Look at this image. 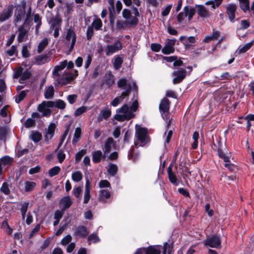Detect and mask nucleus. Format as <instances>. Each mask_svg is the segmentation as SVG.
<instances>
[{"instance_id":"3","label":"nucleus","mask_w":254,"mask_h":254,"mask_svg":"<svg viewBox=\"0 0 254 254\" xmlns=\"http://www.w3.org/2000/svg\"><path fill=\"white\" fill-rule=\"evenodd\" d=\"M134 144L136 146H143L149 141L147 129L141 126L136 125Z\"/></svg>"},{"instance_id":"23","label":"nucleus","mask_w":254,"mask_h":254,"mask_svg":"<svg viewBox=\"0 0 254 254\" xmlns=\"http://www.w3.org/2000/svg\"><path fill=\"white\" fill-rule=\"evenodd\" d=\"M167 173L170 182L176 186H178L179 185V182L176 175L172 171V169L170 167L168 168Z\"/></svg>"},{"instance_id":"41","label":"nucleus","mask_w":254,"mask_h":254,"mask_svg":"<svg viewBox=\"0 0 254 254\" xmlns=\"http://www.w3.org/2000/svg\"><path fill=\"white\" fill-rule=\"evenodd\" d=\"M123 63V59L120 56L115 57L114 61L113 62V66L115 69H119Z\"/></svg>"},{"instance_id":"29","label":"nucleus","mask_w":254,"mask_h":254,"mask_svg":"<svg viewBox=\"0 0 254 254\" xmlns=\"http://www.w3.org/2000/svg\"><path fill=\"white\" fill-rule=\"evenodd\" d=\"M24 190L26 192L32 191L36 186V184L34 182L26 181L24 182Z\"/></svg>"},{"instance_id":"52","label":"nucleus","mask_w":254,"mask_h":254,"mask_svg":"<svg viewBox=\"0 0 254 254\" xmlns=\"http://www.w3.org/2000/svg\"><path fill=\"white\" fill-rule=\"evenodd\" d=\"M66 106L65 103L60 99L57 100L56 102H54V106L57 107L60 109H64L65 108Z\"/></svg>"},{"instance_id":"25","label":"nucleus","mask_w":254,"mask_h":254,"mask_svg":"<svg viewBox=\"0 0 254 254\" xmlns=\"http://www.w3.org/2000/svg\"><path fill=\"white\" fill-rule=\"evenodd\" d=\"M104 83L109 87L112 86L115 83L114 76L111 71H108L105 74Z\"/></svg>"},{"instance_id":"40","label":"nucleus","mask_w":254,"mask_h":254,"mask_svg":"<svg viewBox=\"0 0 254 254\" xmlns=\"http://www.w3.org/2000/svg\"><path fill=\"white\" fill-rule=\"evenodd\" d=\"M72 180L75 182H78L82 179V174L81 172L77 171L71 174Z\"/></svg>"},{"instance_id":"55","label":"nucleus","mask_w":254,"mask_h":254,"mask_svg":"<svg viewBox=\"0 0 254 254\" xmlns=\"http://www.w3.org/2000/svg\"><path fill=\"white\" fill-rule=\"evenodd\" d=\"M65 154L64 151L62 149L60 150L57 153V158L59 162L61 163H62L65 158Z\"/></svg>"},{"instance_id":"17","label":"nucleus","mask_w":254,"mask_h":254,"mask_svg":"<svg viewBox=\"0 0 254 254\" xmlns=\"http://www.w3.org/2000/svg\"><path fill=\"white\" fill-rule=\"evenodd\" d=\"M115 145L114 140L112 137H108L105 141L102 150L105 155H107L111 151L112 147Z\"/></svg>"},{"instance_id":"21","label":"nucleus","mask_w":254,"mask_h":254,"mask_svg":"<svg viewBox=\"0 0 254 254\" xmlns=\"http://www.w3.org/2000/svg\"><path fill=\"white\" fill-rule=\"evenodd\" d=\"M197 12L199 16L203 18H207L210 16V12L203 5H197Z\"/></svg>"},{"instance_id":"26","label":"nucleus","mask_w":254,"mask_h":254,"mask_svg":"<svg viewBox=\"0 0 254 254\" xmlns=\"http://www.w3.org/2000/svg\"><path fill=\"white\" fill-rule=\"evenodd\" d=\"M56 126L54 123H51L46 132L45 137L46 139H51L54 135Z\"/></svg>"},{"instance_id":"61","label":"nucleus","mask_w":254,"mask_h":254,"mask_svg":"<svg viewBox=\"0 0 254 254\" xmlns=\"http://www.w3.org/2000/svg\"><path fill=\"white\" fill-rule=\"evenodd\" d=\"M23 72V68L22 67H20L18 68L13 74V78H18L20 77Z\"/></svg>"},{"instance_id":"31","label":"nucleus","mask_w":254,"mask_h":254,"mask_svg":"<svg viewBox=\"0 0 254 254\" xmlns=\"http://www.w3.org/2000/svg\"><path fill=\"white\" fill-rule=\"evenodd\" d=\"M81 130L80 127L75 128L73 137L72 138V144L75 145L80 138Z\"/></svg>"},{"instance_id":"63","label":"nucleus","mask_w":254,"mask_h":254,"mask_svg":"<svg viewBox=\"0 0 254 254\" xmlns=\"http://www.w3.org/2000/svg\"><path fill=\"white\" fill-rule=\"evenodd\" d=\"M35 123V121L32 118H28L26 120L24 123L26 127L29 128L33 126Z\"/></svg>"},{"instance_id":"14","label":"nucleus","mask_w":254,"mask_h":254,"mask_svg":"<svg viewBox=\"0 0 254 254\" xmlns=\"http://www.w3.org/2000/svg\"><path fill=\"white\" fill-rule=\"evenodd\" d=\"M24 23L20 26L18 28V34L17 35V40L18 42L21 43L26 41L28 38V33L29 30V28H26Z\"/></svg>"},{"instance_id":"35","label":"nucleus","mask_w":254,"mask_h":254,"mask_svg":"<svg viewBox=\"0 0 254 254\" xmlns=\"http://www.w3.org/2000/svg\"><path fill=\"white\" fill-rule=\"evenodd\" d=\"M254 43V39L251 42L246 43L242 47L240 46L238 48L239 53L240 54L245 53L251 48Z\"/></svg>"},{"instance_id":"27","label":"nucleus","mask_w":254,"mask_h":254,"mask_svg":"<svg viewBox=\"0 0 254 254\" xmlns=\"http://www.w3.org/2000/svg\"><path fill=\"white\" fill-rule=\"evenodd\" d=\"M184 11L185 13V16H188L189 21L191 20L193 16L195 13V10L194 8L189 7L188 6H185L184 8Z\"/></svg>"},{"instance_id":"47","label":"nucleus","mask_w":254,"mask_h":254,"mask_svg":"<svg viewBox=\"0 0 254 254\" xmlns=\"http://www.w3.org/2000/svg\"><path fill=\"white\" fill-rule=\"evenodd\" d=\"M99 186L102 189L111 190L110 183L107 180H101L99 182Z\"/></svg>"},{"instance_id":"56","label":"nucleus","mask_w":254,"mask_h":254,"mask_svg":"<svg viewBox=\"0 0 254 254\" xmlns=\"http://www.w3.org/2000/svg\"><path fill=\"white\" fill-rule=\"evenodd\" d=\"M82 191L81 188L80 187H74L72 190V194L77 198H79L80 196V194Z\"/></svg>"},{"instance_id":"30","label":"nucleus","mask_w":254,"mask_h":254,"mask_svg":"<svg viewBox=\"0 0 254 254\" xmlns=\"http://www.w3.org/2000/svg\"><path fill=\"white\" fill-rule=\"evenodd\" d=\"M54 94V89L53 86L46 87L44 92V97L46 99H50L53 98Z\"/></svg>"},{"instance_id":"59","label":"nucleus","mask_w":254,"mask_h":254,"mask_svg":"<svg viewBox=\"0 0 254 254\" xmlns=\"http://www.w3.org/2000/svg\"><path fill=\"white\" fill-rule=\"evenodd\" d=\"M172 7V4H168L164 8L162 9L161 15L163 16H167L169 14Z\"/></svg>"},{"instance_id":"60","label":"nucleus","mask_w":254,"mask_h":254,"mask_svg":"<svg viewBox=\"0 0 254 254\" xmlns=\"http://www.w3.org/2000/svg\"><path fill=\"white\" fill-rule=\"evenodd\" d=\"M71 236L69 234H68L62 239L61 243L62 245L65 246L68 244L71 241Z\"/></svg>"},{"instance_id":"62","label":"nucleus","mask_w":254,"mask_h":254,"mask_svg":"<svg viewBox=\"0 0 254 254\" xmlns=\"http://www.w3.org/2000/svg\"><path fill=\"white\" fill-rule=\"evenodd\" d=\"M64 211L63 210H57L55 211L54 213V218L56 220H60L61 218L63 217L64 214Z\"/></svg>"},{"instance_id":"53","label":"nucleus","mask_w":254,"mask_h":254,"mask_svg":"<svg viewBox=\"0 0 254 254\" xmlns=\"http://www.w3.org/2000/svg\"><path fill=\"white\" fill-rule=\"evenodd\" d=\"M88 110V108L86 106H82L77 108L75 112L74 116L76 117L79 116L83 113L86 112Z\"/></svg>"},{"instance_id":"7","label":"nucleus","mask_w":254,"mask_h":254,"mask_svg":"<svg viewBox=\"0 0 254 254\" xmlns=\"http://www.w3.org/2000/svg\"><path fill=\"white\" fill-rule=\"evenodd\" d=\"M204 246L215 249H220L221 248V242L219 237L213 235L208 237L203 241Z\"/></svg>"},{"instance_id":"6","label":"nucleus","mask_w":254,"mask_h":254,"mask_svg":"<svg viewBox=\"0 0 254 254\" xmlns=\"http://www.w3.org/2000/svg\"><path fill=\"white\" fill-rule=\"evenodd\" d=\"M54 102L44 101L38 106L37 110L42 113V116L49 117L51 114V111L50 108L54 107Z\"/></svg>"},{"instance_id":"49","label":"nucleus","mask_w":254,"mask_h":254,"mask_svg":"<svg viewBox=\"0 0 254 254\" xmlns=\"http://www.w3.org/2000/svg\"><path fill=\"white\" fill-rule=\"evenodd\" d=\"M42 135L41 133L38 132H33L30 136L31 140L35 142H38L41 139Z\"/></svg>"},{"instance_id":"34","label":"nucleus","mask_w":254,"mask_h":254,"mask_svg":"<svg viewBox=\"0 0 254 254\" xmlns=\"http://www.w3.org/2000/svg\"><path fill=\"white\" fill-rule=\"evenodd\" d=\"M12 160V158L8 156H5L0 159V164H1L3 167L9 166L11 164Z\"/></svg>"},{"instance_id":"57","label":"nucleus","mask_w":254,"mask_h":254,"mask_svg":"<svg viewBox=\"0 0 254 254\" xmlns=\"http://www.w3.org/2000/svg\"><path fill=\"white\" fill-rule=\"evenodd\" d=\"M27 91H26L25 90L21 91L18 96L16 97L15 98V102L17 103L21 102L26 96Z\"/></svg>"},{"instance_id":"45","label":"nucleus","mask_w":254,"mask_h":254,"mask_svg":"<svg viewBox=\"0 0 254 254\" xmlns=\"http://www.w3.org/2000/svg\"><path fill=\"white\" fill-rule=\"evenodd\" d=\"M118 170V167L116 165L111 164L108 165L107 171L108 173L111 176H115Z\"/></svg>"},{"instance_id":"9","label":"nucleus","mask_w":254,"mask_h":254,"mask_svg":"<svg viewBox=\"0 0 254 254\" xmlns=\"http://www.w3.org/2000/svg\"><path fill=\"white\" fill-rule=\"evenodd\" d=\"M123 17L126 20L127 24L129 26L136 25L138 22V19L135 16L131 14L130 11L128 9H124L122 12Z\"/></svg>"},{"instance_id":"64","label":"nucleus","mask_w":254,"mask_h":254,"mask_svg":"<svg viewBox=\"0 0 254 254\" xmlns=\"http://www.w3.org/2000/svg\"><path fill=\"white\" fill-rule=\"evenodd\" d=\"M161 45L157 43H152L151 45V49L153 51L158 52L161 49Z\"/></svg>"},{"instance_id":"51","label":"nucleus","mask_w":254,"mask_h":254,"mask_svg":"<svg viewBox=\"0 0 254 254\" xmlns=\"http://www.w3.org/2000/svg\"><path fill=\"white\" fill-rule=\"evenodd\" d=\"M123 1L127 6H130L132 3H133L137 6L140 5V1L139 0H123Z\"/></svg>"},{"instance_id":"39","label":"nucleus","mask_w":254,"mask_h":254,"mask_svg":"<svg viewBox=\"0 0 254 254\" xmlns=\"http://www.w3.org/2000/svg\"><path fill=\"white\" fill-rule=\"evenodd\" d=\"M31 75V72L28 70H26L23 72L21 77L19 78V82L20 83H24L26 80L30 78Z\"/></svg>"},{"instance_id":"33","label":"nucleus","mask_w":254,"mask_h":254,"mask_svg":"<svg viewBox=\"0 0 254 254\" xmlns=\"http://www.w3.org/2000/svg\"><path fill=\"white\" fill-rule=\"evenodd\" d=\"M102 25L101 20L99 18L96 17L94 19L91 26L97 31L100 29L102 27Z\"/></svg>"},{"instance_id":"10","label":"nucleus","mask_w":254,"mask_h":254,"mask_svg":"<svg viewBox=\"0 0 254 254\" xmlns=\"http://www.w3.org/2000/svg\"><path fill=\"white\" fill-rule=\"evenodd\" d=\"M170 103L168 99L163 98L160 102L159 105V110L161 115L164 120L168 119V113L169 110Z\"/></svg>"},{"instance_id":"15","label":"nucleus","mask_w":254,"mask_h":254,"mask_svg":"<svg viewBox=\"0 0 254 254\" xmlns=\"http://www.w3.org/2000/svg\"><path fill=\"white\" fill-rule=\"evenodd\" d=\"M25 15V5L17 6L14 13V22L15 25L24 18Z\"/></svg>"},{"instance_id":"43","label":"nucleus","mask_w":254,"mask_h":254,"mask_svg":"<svg viewBox=\"0 0 254 254\" xmlns=\"http://www.w3.org/2000/svg\"><path fill=\"white\" fill-rule=\"evenodd\" d=\"M186 37L185 36H181L180 38V41L182 42L184 44L186 45V46H189L188 41L190 43H194L195 42V37L193 36H190L188 37L186 41H184V39H186Z\"/></svg>"},{"instance_id":"46","label":"nucleus","mask_w":254,"mask_h":254,"mask_svg":"<svg viewBox=\"0 0 254 254\" xmlns=\"http://www.w3.org/2000/svg\"><path fill=\"white\" fill-rule=\"evenodd\" d=\"M86 153L85 149H81L76 153L75 155V161L78 163L81 159L82 157Z\"/></svg>"},{"instance_id":"32","label":"nucleus","mask_w":254,"mask_h":254,"mask_svg":"<svg viewBox=\"0 0 254 254\" xmlns=\"http://www.w3.org/2000/svg\"><path fill=\"white\" fill-rule=\"evenodd\" d=\"M49 43V39L47 38H44L38 44L37 52L41 53L46 47Z\"/></svg>"},{"instance_id":"54","label":"nucleus","mask_w":254,"mask_h":254,"mask_svg":"<svg viewBox=\"0 0 254 254\" xmlns=\"http://www.w3.org/2000/svg\"><path fill=\"white\" fill-rule=\"evenodd\" d=\"M100 241V239L98 236L95 234H90L88 238V241L89 243H97Z\"/></svg>"},{"instance_id":"28","label":"nucleus","mask_w":254,"mask_h":254,"mask_svg":"<svg viewBox=\"0 0 254 254\" xmlns=\"http://www.w3.org/2000/svg\"><path fill=\"white\" fill-rule=\"evenodd\" d=\"M111 190L108 189H102L99 191V198L102 201L105 200V199L109 198L110 197Z\"/></svg>"},{"instance_id":"37","label":"nucleus","mask_w":254,"mask_h":254,"mask_svg":"<svg viewBox=\"0 0 254 254\" xmlns=\"http://www.w3.org/2000/svg\"><path fill=\"white\" fill-rule=\"evenodd\" d=\"M127 95L126 93H122V95L120 96L116 97L113 101L111 103V105L113 107L117 106Z\"/></svg>"},{"instance_id":"36","label":"nucleus","mask_w":254,"mask_h":254,"mask_svg":"<svg viewBox=\"0 0 254 254\" xmlns=\"http://www.w3.org/2000/svg\"><path fill=\"white\" fill-rule=\"evenodd\" d=\"M222 1L223 0H211L206 1L205 4L206 5H210L211 9H215L221 4Z\"/></svg>"},{"instance_id":"24","label":"nucleus","mask_w":254,"mask_h":254,"mask_svg":"<svg viewBox=\"0 0 254 254\" xmlns=\"http://www.w3.org/2000/svg\"><path fill=\"white\" fill-rule=\"evenodd\" d=\"M105 158V155H103L101 151L97 150L92 152V161L94 163H98L101 161L102 159Z\"/></svg>"},{"instance_id":"22","label":"nucleus","mask_w":254,"mask_h":254,"mask_svg":"<svg viewBox=\"0 0 254 254\" xmlns=\"http://www.w3.org/2000/svg\"><path fill=\"white\" fill-rule=\"evenodd\" d=\"M74 234L77 237H85L88 234V232L84 226H79L76 228Z\"/></svg>"},{"instance_id":"19","label":"nucleus","mask_w":254,"mask_h":254,"mask_svg":"<svg viewBox=\"0 0 254 254\" xmlns=\"http://www.w3.org/2000/svg\"><path fill=\"white\" fill-rule=\"evenodd\" d=\"M72 204L71 200L69 196L63 197L60 202V207L62 210L64 211L66 209L69 208Z\"/></svg>"},{"instance_id":"50","label":"nucleus","mask_w":254,"mask_h":254,"mask_svg":"<svg viewBox=\"0 0 254 254\" xmlns=\"http://www.w3.org/2000/svg\"><path fill=\"white\" fill-rule=\"evenodd\" d=\"M173 246L172 244L165 243L164 244L163 254H172V249Z\"/></svg>"},{"instance_id":"42","label":"nucleus","mask_w":254,"mask_h":254,"mask_svg":"<svg viewBox=\"0 0 254 254\" xmlns=\"http://www.w3.org/2000/svg\"><path fill=\"white\" fill-rule=\"evenodd\" d=\"M239 1L241 8L244 12L250 10L249 0H239Z\"/></svg>"},{"instance_id":"20","label":"nucleus","mask_w":254,"mask_h":254,"mask_svg":"<svg viewBox=\"0 0 254 254\" xmlns=\"http://www.w3.org/2000/svg\"><path fill=\"white\" fill-rule=\"evenodd\" d=\"M61 23L62 20L58 15L51 18L49 22L50 32L52 31V28L61 27Z\"/></svg>"},{"instance_id":"1","label":"nucleus","mask_w":254,"mask_h":254,"mask_svg":"<svg viewBox=\"0 0 254 254\" xmlns=\"http://www.w3.org/2000/svg\"><path fill=\"white\" fill-rule=\"evenodd\" d=\"M67 64V60H64L56 65L52 71V76L55 81L59 85H64L69 83L78 75V71L75 70L74 73L65 70L62 76L60 75V72L63 70Z\"/></svg>"},{"instance_id":"11","label":"nucleus","mask_w":254,"mask_h":254,"mask_svg":"<svg viewBox=\"0 0 254 254\" xmlns=\"http://www.w3.org/2000/svg\"><path fill=\"white\" fill-rule=\"evenodd\" d=\"M161 251L156 246H149L147 248L138 249L134 254H160Z\"/></svg>"},{"instance_id":"2","label":"nucleus","mask_w":254,"mask_h":254,"mask_svg":"<svg viewBox=\"0 0 254 254\" xmlns=\"http://www.w3.org/2000/svg\"><path fill=\"white\" fill-rule=\"evenodd\" d=\"M137 108V100H135L130 106L127 104H125L122 107L117 110V114L114 116V118L118 121L129 120L134 117L133 112L136 111Z\"/></svg>"},{"instance_id":"4","label":"nucleus","mask_w":254,"mask_h":254,"mask_svg":"<svg viewBox=\"0 0 254 254\" xmlns=\"http://www.w3.org/2000/svg\"><path fill=\"white\" fill-rule=\"evenodd\" d=\"M117 84L118 87L125 89L123 93H126L127 96L129 95L132 89H136V88L135 83L130 79L121 78L118 80Z\"/></svg>"},{"instance_id":"58","label":"nucleus","mask_w":254,"mask_h":254,"mask_svg":"<svg viewBox=\"0 0 254 254\" xmlns=\"http://www.w3.org/2000/svg\"><path fill=\"white\" fill-rule=\"evenodd\" d=\"M128 25L126 21L123 20H118L116 24L117 28L118 29H123L126 28Z\"/></svg>"},{"instance_id":"16","label":"nucleus","mask_w":254,"mask_h":254,"mask_svg":"<svg viewBox=\"0 0 254 254\" xmlns=\"http://www.w3.org/2000/svg\"><path fill=\"white\" fill-rule=\"evenodd\" d=\"M172 75L175 76L173 78L174 84L181 82L186 76V71L184 68H180L177 71H174Z\"/></svg>"},{"instance_id":"5","label":"nucleus","mask_w":254,"mask_h":254,"mask_svg":"<svg viewBox=\"0 0 254 254\" xmlns=\"http://www.w3.org/2000/svg\"><path fill=\"white\" fill-rule=\"evenodd\" d=\"M64 41L65 46L68 48L69 52H71L76 41V34L72 29L70 28L67 29Z\"/></svg>"},{"instance_id":"13","label":"nucleus","mask_w":254,"mask_h":254,"mask_svg":"<svg viewBox=\"0 0 254 254\" xmlns=\"http://www.w3.org/2000/svg\"><path fill=\"white\" fill-rule=\"evenodd\" d=\"M13 8L14 6L10 4L0 12V23L5 21L12 16Z\"/></svg>"},{"instance_id":"38","label":"nucleus","mask_w":254,"mask_h":254,"mask_svg":"<svg viewBox=\"0 0 254 254\" xmlns=\"http://www.w3.org/2000/svg\"><path fill=\"white\" fill-rule=\"evenodd\" d=\"M9 188L10 185L6 182H4L0 188V191L5 195H9L10 193Z\"/></svg>"},{"instance_id":"44","label":"nucleus","mask_w":254,"mask_h":254,"mask_svg":"<svg viewBox=\"0 0 254 254\" xmlns=\"http://www.w3.org/2000/svg\"><path fill=\"white\" fill-rule=\"evenodd\" d=\"M100 115L105 120L108 119L111 115V111L109 109L103 108L101 110Z\"/></svg>"},{"instance_id":"12","label":"nucleus","mask_w":254,"mask_h":254,"mask_svg":"<svg viewBox=\"0 0 254 254\" xmlns=\"http://www.w3.org/2000/svg\"><path fill=\"white\" fill-rule=\"evenodd\" d=\"M176 42V40L175 39H167L166 40L165 46L162 49V53L166 55L174 53L175 51L174 46Z\"/></svg>"},{"instance_id":"18","label":"nucleus","mask_w":254,"mask_h":254,"mask_svg":"<svg viewBox=\"0 0 254 254\" xmlns=\"http://www.w3.org/2000/svg\"><path fill=\"white\" fill-rule=\"evenodd\" d=\"M237 6L234 3H230L226 6V12L231 22H233L235 17V12Z\"/></svg>"},{"instance_id":"8","label":"nucleus","mask_w":254,"mask_h":254,"mask_svg":"<svg viewBox=\"0 0 254 254\" xmlns=\"http://www.w3.org/2000/svg\"><path fill=\"white\" fill-rule=\"evenodd\" d=\"M123 48L122 44L120 40H117L113 44L107 45L104 49L107 56H111L117 52L121 50Z\"/></svg>"},{"instance_id":"48","label":"nucleus","mask_w":254,"mask_h":254,"mask_svg":"<svg viewBox=\"0 0 254 254\" xmlns=\"http://www.w3.org/2000/svg\"><path fill=\"white\" fill-rule=\"evenodd\" d=\"M61 170L59 166H55L51 168L49 170V175L50 177H54L59 174Z\"/></svg>"}]
</instances>
